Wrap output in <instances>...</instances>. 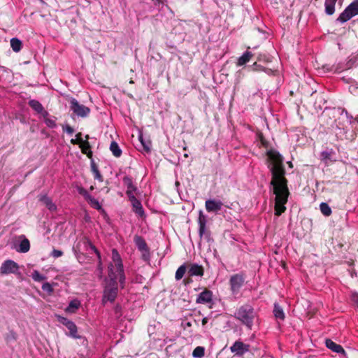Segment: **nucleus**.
<instances>
[{
    "label": "nucleus",
    "instance_id": "obj_1",
    "mask_svg": "<svg viewBox=\"0 0 358 358\" xmlns=\"http://www.w3.org/2000/svg\"><path fill=\"white\" fill-rule=\"evenodd\" d=\"M267 155L270 161L268 167L272 176L270 185L275 196V215L280 216L286 210L285 204L289 195L287 180L285 176V169L283 165V157L275 150H268Z\"/></svg>",
    "mask_w": 358,
    "mask_h": 358
},
{
    "label": "nucleus",
    "instance_id": "obj_2",
    "mask_svg": "<svg viewBox=\"0 0 358 358\" xmlns=\"http://www.w3.org/2000/svg\"><path fill=\"white\" fill-rule=\"evenodd\" d=\"M112 262L108 265V276L110 280L106 282L103 289L102 302H113L117 295V281L122 288L124 287L125 275L122 261L116 249L112 250Z\"/></svg>",
    "mask_w": 358,
    "mask_h": 358
},
{
    "label": "nucleus",
    "instance_id": "obj_3",
    "mask_svg": "<svg viewBox=\"0 0 358 358\" xmlns=\"http://www.w3.org/2000/svg\"><path fill=\"white\" fill-rule=\"evenodd\" d=\"M234 317L248 329H252L255 322L258 319V315L252 305L245 303L236 310Z\"/></svg>",
    "mask_w": 358,
    "mask_h": 358
},
{
    "label": "nucleus",
    "instance_id": "obj_4",
    "mask_svg": "<svg viewBox=\"0 0 358 358\" xmlns=\"http://www.w3.org/2000/svg\"><path fill=\"white\" fill-rule=\"evenodd\" d=\"M245 275L242 273L232 275L229 278L230 291L237 298L240 296L241 289L245 284Z\"/></svg>",
    "mask_w": 358,
    "mask_h": 358
},
{
    "label": "nucleus",
    "instance_id": "obj_5",
    "mask_svg": "<svg viewBox=\"0 0 358 358\" xmlns=\"http://www.w3.org/2000/svg\"><path fill=\"white\" fill-rule=\"evenodd\" d=\"M199 235L201 241L204 240L208 243H212L213 239L210 236V231L207 229V217L203 215V211L200 210L198 217Z\"/></svg>",
    "mask_w": 358,
    "mask_h": 358
},
{
    "label": "nucleus",
    "instance_id": "obj_6",
    "mask_svg": "<svg viewBox=\"0 0 358 358\" xmlns=\"http://www.w3.org/2000/svg\"><path fill=\"white\" fill-rule=\"evenodd\" d=\"M358 15V0H355L350 3L345 9L339 15L336 22L341 24L346 22L352 17Z\"/></svg>",
    "mask_w": 358,
    "mask_h": 358
},
{
    "label": "nucleus",
    "instance_id": "obj_7",
    "mask_svg": "<svg viewBox=\"0 0 358 358\" xmlns=\"http://www.w3.org/2000/svg\"><path fill=\"white\" fill-rule=\"evenodd\" d=\"M69 103L70 110L78 117L85 118L90 113V108L80 103L75 98H71Z\"/></svg>",
    "mask_w": 358,
    "mask_h": 358
},
{
    "label": "nucleus",
    "instance_id": "obj_8",
    "mask_svg": "<svg viewBox=\"0 0 358 358\" xmlns=\"http://www.w3.org/2000/svg\"><path fill=\"white\" fill-rule=\"evenodd\" d=\"M18 272V264L11 259L4 261L0 267V273L2 275L16 274Z\"/></svg>",
    "mask_w": 358,
    "mask_h": 358
},
{
    "label": "nucleus",
    "instance_id": "obj_9",
    "mask_svg": "<svg viewBox=\"0 0 358 358\" xmlns=\"http://www.w3.org/2000/svg\"><path fill=\"white\" fill-rule=\"evenodd\" d=\"M352 119L353 117L345 108H343L340 113V117L338 120H335L336 127L339 129H344L346 127L345 122L350 124Z\"/></svg>",
    "mask_w": 358,
    "mask_h": 358
},
{
    "label": "nucleus",
    "instance_id": "obj_10",
    "mask_svg": "<svg viewBox=\"0 0 358 358\" xmlns=\"http://www.w3.org/2000/svg\"><path fill=\"white\" fill-rule=\"evenodd\" d=\"M84 244L86 248V250H91L92 252H94L96 255L97 258H98V265H97V268H96V272H97V275H99V277L101 278L102 275H103V264H102V262H101V254H100L99 251L92 244V243L88 239L85 240V241L84 242Z\"/></svg>",
    "mask_w": 358,
    "mask_h": 358
},
{
    "label": "nucleus",
    "instance_id": "obj_11",
    "mask_svg": "<svg viewBox=\"0 0 358 358\" xmlns=\"http://www.w3.org/2000/svg\"><path fill=\"white\" fill-rule=\"evenodd\" d=\"M230 350L232 353H234L236 355L241 356L250 350V345L243 343L241 341H236L230 347Z\"/></svg>",
    "mask_w": 358,
    "mask_h": 358
},
{
    "label": "nucleus",
    "instance_id": "obj_12",
    "mask_svg": "<svg viewBox=\"0 0 358 358\" xmlns=\"http://www.w3.org/2000/svg\"><path fill=\"white\" fill-rule=\"evenodd\" d=\"M223 203L220 200L208 199L205 202L206 209L208 213H217L222 209Z\"/></svg>",
    "mask_w": 358,
    "mask_h": 358
},
{
    "label": "nucleus",
    "instance_id": "obj_13",
    "mask_svg": "<svg viewBox=\"0 0 358 358\" xmlns=\"http://www.w3.org/2000/svg\"><path fill=\"white\" fill-rule=\"evenodd\" d=\"M129 199L131 203L133 210L135 212V213L141 217H143L145 213L141 201L138 199H137L135 196H130Z\"/></svg>",
    "mask_w": 358,
    "mask_h": 358
},
{
    "label": "nucleus",
    "instance_id": "obj_14",
    "mask_svg": "<svg viewBox=\"0 0 358 358\" xmlns=\"http://www.w3.org/2000/svg\"><path fill=\"white\" fill-rule=\"evenodd\" d=\"M212 300H213L212 292L210 290H208V289H205L204 291H203L198 295V296L196 299V302L197 303L205 304V303L212 302Z\"/></svg>",
    "mask_w": 358,
    "mask_h": 358
},
{
    "label": "nucleus",
    "instance_id": "obj_15",
    "mask_svg": "<svg viewBox=\"0 0 358 358\" xmlns=\"http://www.w3.org/2000/svg\"><path fill=\"white\" fill-rule=\"evenodd\" d=\"M29 106L36 113L42 114L43 117L48 115V113L44 110L42 104L37 100L31 99L28 102Z\"/></svg>",
    "mask_w": 358,
    "mask_h": 358
},
{
    "label": "nucleus",
    "instance_id": "obj_16",
    "mask_svg": "<svg viewBox=\"0 0 358 358\" xmlns=\"http://www.w3.org/2000/svg\"><path fill=\"white\" fill-rule=\"evenodd\" d=\"M123 184L127 187L126 194L128 197H130V196H134V192L136 190V187L133 184L132 179L129 176H125L123 178Z\"/></svg>",
    "mask_w": 358,
    "mask_h": 358
},
{
    "label": "nucleus",
    "instance_id": "obj_17",
    "mask_svg": "<svg viewBox=\"0 0 358 358\" xmlns=\"http://www.w3.org/2000/svg\"><path fill=\"white\" fill-rule=\"evenodd\" d=\"M39 201H41L50 211H55L57 210L56 205L52 202V199L50 197H48L46 194L40 195Z\"/></svg>",
    "mask_w": 358,
    "mask_h": 358
},
{
    "label": "nucleus",
    "instance_id": "obj_18",
    "mask_svg": "<svg viewBox=\"0 0 358 358\" xmlns=\"http://www.w3.org/2000/svg\"><path fill=\"white\" fill-rule=\"evenodd\" d=\"M188 274L190 276H202L203 275V268L197 264H192L189 268Z\"/></svg>",
    "mask_w": 358,
    "mask_h": 358
},
{
    "label": "nucleus",
    "instance_id": "obj_19",
    "mask_svg": "<svg viewBox=\"0 0 358 358\" xmlns=\"http://www.w3.org/2000/svg\"><path fill=\"white\" fill-rule=\"evenodd\" d=\"M22 240L20 241L18 247L16 248V250L21 253H26L30 249V243L29 241L24 236H21Z\"/></svg>",
    "mask_w": 358,
    "mask_h": 358
},
{
    "label": "nucleus",
    "instance_id": "obj_20",
    "mask_svg": "<svg viewBox=\"0 0 358 358\" xmlns=\"http://www.w3.org/2000/svg\"><path fill=\"white\" fill-rule=\"evenodd\" d=\"M326 346L334 352L343 354L345 353V350L343 347L338 344H336L331 339L326 340Z\"/></svg>",
    "mask_w": 358,
    "mask_h": 358
},
{
    "label": "nucleus",
    "instance_id": "obj_21",
    "mask_svg": "<svg viewBox=\"0 0 358 358\" xmlns=\"http://www.w3.org/2000/svg\"><path fill=\"white\" fill-rule=\"evenodd\" d=\"M337 0H325V13L328 15H331L335 12V5Z\"/></svg>",
    "mask_w": 358,
    "mask_h": 358
},
{
    "label": "nucleus",
    "instance_id": "obj_22",
    "mask_svg": "<svg viewBox=\"0 0 358 358\" xmlns=\"http://www.w3.org/2000/svg\"><path fill=\"white\" fill-rule=\"evenodd\" d=\"M134 243L140 251L146 250L149 249L145 240L139 236H135Z\"/></svg>",
    "mask_w": 358,
    "mask_h": 358
},
{
    "label": "nucleus",
    "instance_id": "obj_23",
    "mask_svg": "<svg viewBox=\"0 0 358 358\" xmlns=\"http://www.w3.org/2000/svg\"><path fill=\"white\" fill-rule=\"evenodd\" d=\"M80 306V301L78 299L71 300L66 308V312L75 313Z\"/></svg>",
    "mask_w": 358,
    "mask_h": 358
},
{
    "label": "nucleus",
    "instance_id": "obj_24",
    "mask_svg": "<svg viewBox=\"0 0 358 358\" xmlns=\"http://www.w3.org/2000/svg\"><path fill=\"white\" fill-rule=\"evenodd\" d=\"M69 331V333L67 334L68 336L73 338H79L80 336L78 335V329L76 324L71 321V323L68 324V325L66 327Z\"/></svg>",
    "mask_w": 358,
    "mask_h": 358
},
{
    "label": "nucleus",
    "instance_id": "obj_25",
    "mask_svg": "<svg viewBox=\"0 0 358 358\" xmlns=\"http://www.w3.org/2000/svg\"><path fill=\"white\" fill-rule=\"evenodd\" d=\"M252 53L249 51H246L242 56H241L237 62L238 66H243L248 62L252 57Z\"/></svg>",
    "mask_w": 358,
    "mask_h": 358
},
{
    "label": "nucleus",
    "instance_id": "obj_26",
    "mask_svg": "<svg viewBox=\"0 0 358 358\" xmlns=\"http://www.w3.org/2000/svg\"><path fill=\"white\" fill-rule=\"evenodd\" d=\"M273 315L276 319L283 320L285 319V313L283 309L278 303L274 304Z\"/></svg>",
    "mask_w": 358,
    "mask_h": 358
},
{
    "label": "nucleus",
    "instance_id": "obj_27",
    "mask_svg": "<svg viewBox=\"0 0 358 358\" xmlns=\"http://www.w3.org/2000/svg\"><path fill=\"white\" fill-rule=\"evenodd\" d=\"M10 46L14 52H18L22 49V43L20 39L13 38L10 39Z\"/></svg>",
    "mask_w": 358,
    "mask_h": 358
},
{
    "label": "nucleus",
    "instance_id": "obj_28",
    "mask_svg": "<svg viewBox=\"0 0 358 358\" xmlns=\"http://www.w3.org/2000/svg\"><path fill=\"white\" fill-rule=\"evenodd\" d=\"M110 150L115 157H120L122 155V150L115 141H112L110 145Z\"/></svg>",
    "mask_w": 358,
    "mask_h": 358
},
{
    "label": "nucleus",
    "instance_id": "obj_29",
    "mask_svg": "<svg viewBox=\"0 0 358 358\" xmlns=\"http://www.w3.org/2000/svg\"><path fill=\"white\" fill-rule=\"evenodd\" d=\"M138 138H139V141H140L141 145L143 147V149L148 152H150V148H151V141L150 140H145L143 138L142 134H141L138 136Z\"/></svg>",
    "mask_w": 358,
    "mask_h": 358
},
{
    "label": "nucleus",
    "instance_id": "obj_30",
    "mask_svg": "<svg viewBox=\"0 0 358 358\" xmlns=\"http://www.w3.org/2000/svg\"><path fill=\"white\" fill-rule=\"evenodd\" d=\"M91 169H92V171L94 174V179L98 180L100 182H102L103 177H102L101 174L100 173V172L98 169V167L94 162L92 163V164H91Z\"/></svg>",
    "mask_w": 358,
    "mask_h": 358
},
{
    "label": "nucleus",
    "instance_id": "obj_31",
    "mask_svg": "<svg viewBox=\"0 0 358 358\" xmlns=\"http://www.w3.org/2000/svg\"><path fill=\"white\" fill-rule=\"evenodd\" d=\"M320 209L322 213L325 216H329L331 214V209L327 203H321L320 205Z\"/></svg>",
    "mask_w": 358,
    "mask_h": 358
},
{
    "label": "nucleus",
    "instance_id": "obj_32",
    "mask_svg": "<svg viewBox=\"0 0 358 358\" xmlns=\"http://www.w3.org/2000/svg\"><path fill=\"white\" fill-rule=\"evenodd\" d=\"M205 349L203 347H196L192 352V356L195 358H201L204 356Z\"/></svg>",
    "mask_w": 358,
    "mask_h": 358
},
{
    "label": "nucleus",
    "instance_id": "obj_33",
    "mask_svg": "<svg viewBox=\"0 0 358 358\" xmlns=\"http://www.w3.org/2000/svg\"><path fill=\"white\" fill-rule=\"evenodd\" d=\"M89 204L93 207L95 209L99 210L101 208V206L99 203V201L94 198L93 196H90L87 200H86Z\"/></svg>",
    "mask_w": 358,
    "mask_h": 358
},
{
    "label": "nucleus",
    "instance_id": "obj_34",
    "mask_svg": "<svg viewBox=\"0 0 358 358\" xmlns=\"http://www.w3.org/2000/svg\"><path fill=\"white\" fill-rule=\"evenodd\" d=\"M186 272V266L183 264L181 265L176 271L175 278L176 280H179L182 278Z\"/></svg>",
    "mask_w": 358,
    "mask_h": 358
},
{
    "label": "nucleus",
    "instance_id": "obj_35",
    "mask_svg": "<svg viewBox=\"0 0 358 358\" xmlns=\"http://www.w3.org/2000/svg\"><path fill=\"white\" fill-rule=\"evenodd\" d=\"M32 279L36 282H41L46 279V277L41 274L38 271L35 270L31 273Z\"/></svg>",
    "mask_w": 358,
    "mask_h": 358
},
{
    "label": "nucleus",
    "instance_id": "obj_36",
    "mask_svg": "<svg viewBox=\"0 0 358 358\" xmlns=\"http://www.w3.org/2000/svg\"><path fill=\"white\" fill-rule=\"evenodd\" d=\"M331 152L325 150L322 151L320 154L321 160L324 161L325 163H327L329 160L331 159Z\"/></svg>",
    "mask_w": 358,
    "mask_h": 358
},
{
    "label": "nucleus",
    "instance_id": "obj_37",
    "mask_svg": "<svg viewBox=\"0 0 358 358\" xmlns=\"http://www.w3.org/2000/svg\"><path fill=\"white\" fill-rule=\"evenodd\" d=\"M78 192L82 195L85 200H87L91 195L88 193V192L83 188V187L78 186L77 187Z\"/></svg>",
    "mask_w": 358,
    "mask_h": 358
},
{
    "label": "nucleus",
    "instance_id": "obj_38",
    "mask_svg": "<svg viewBox=\"0 0 358 358\" xmlns=\"http://www.w3.org/2000/svg\"><path fill=\"white\" fill-rule=\"evenodd\" d=\"M42 289L47 292L48 294H51L53 292V288L51 284L49 282H45L42 285Z\"/></svg>",
    "mask_w": 358,
    "mask_h": 358
},
{
    "label": "nucleus",
    "instance_id": "obj_39",
    "mask_svg": "<svg viewBox=\"0 0 358 358\" xmlns=\"http://www.w3.org/2000/svg\"><path fill=\"white\" fill-rule=\"evenodd\" d=\"M45 117V123L46 124V125L50 127V128H55L56 127L57 124H56V122H55V120H53V119H50V118H48L46 117Z\"/></svg>",
    "mask_w": 358,
    "mask_h": 358
},
{
    "label": "nucleus",
    "instance_id": "obj_40",
    "mask_svg": "<svg viewBox=\"0 0 358 358\" xmlns=\"http://www.w3.org/2000/svg\"><path fill=\"white\" fill-rule=\"evenodd\" d=\"M57 320L59 322L66 327L68 324L71 323V320H69L68 318L62 317V316H57Z\"/></svg>",
    "mask_w": 358,
    "mask_h": 358
},
{
    "label": "nucleus",
    "instance_id": "obj_41",
    "mask_svg": "<svg viewBox=\"0 0 358 358\" xmlns=\"http://www.w3.org/2000/svg\"><path fill=\"white\" fill-rule=\"evenodd\" d=\"M250 68L253 70V71H264V67L261 66V65H259L257 64L256 62L252 64V66H250Z\"/></svg>",
    "mask_w": 358,
    "mask_h": 358
},
{
    "label": "nucleus",
    "instance_id": "obj_42",
    "mask_svg": "<svg viewBox=\"0 0 358 358\" xmlns=\"http://www.w3.org/2000/svg\"><path fill=\"white\" fill-rule=\"evenodd\" d=\"M51 255L55 258H58L63 255V252L62 250L54 249Z\"/></svg>",
    "mask_w": 358,
    "mask_h": 358
},
{
    "label": "nucleus",
    "instance_id": "obj_43",
    "mask_svg": "<svg viewBox=\"0 0 358 358\" xmlns=\"http://www.w3.org/2000/svg\"><path fill=\"white\" fill-rule=\"evenodd\" d=\"M351 299L353 301V303L358 307V292H352Z\"/></svg>",
    "mask_w": 358,
    "mask_h": 358
},
{
    "label": "nucleus",
    "instance_id": "obj_44",
    "mask_svg": "<svg viewBox=\"0 0 358 358\" xmlns=\"http://www.w3.org/2000/svg\"><path fill=\"white\" fill-rule=\"evenodd\" d=\"M142 252V257L145 261H149L150 259V251L149 249L146 250L141 251Z\"/></svg>",
    "mask_w": 358,
    "mask_h": 358
},
{
    "label": "nucleus",
    "instance_id": "obj_45",
    "mask_svg": "<svg viewBox=\"0 0 358 358\" xmlns=\"http://www.w3.org/2000/svg\"><path fill=\"white\" fill-rule=\"evenodd\" d=\"M64 130L69 134H72L74 132L73 129L71 127L69 126V125H67L66 127Z\"/></svg>",
    "mask_w": 358,
    "mask_h": 358
},
{
    "label": "nucleus",
    "instance_id": "obj_46",
    "mask_svg": "<svg viewBox=\"0 0 358 358\" xmlns=\"http://www.w3.org/2000/svg\"><path fill=\"white\" fill-rule=\"evenodd\" d=\"M81 136H82L81 133H78V134H76V140L79 143L83 142V139L81 138Z\"/></svg>",
    "mask_w": 358,
    "mask_h": 358
},
{
    "label": "nucleus",
    "instance_id": "obj_47",
    "mask_svg": "<svg viewBox=\"0 0 358 358\" xmlns=\"http://www.w3.org/2000/svg\"><path fill=\"white\" fill-rule=\"evenodd\" d=\"M208 321V319L207 317H203L202 320V324L205 325Z\"/></svg>",
    "mask_w": 358,
    "mask_h": 358
},
{
    "label": "nucleus",
    "instance_id": "obj_48",
    "mask_svg": "<svg viewBox=\"0 0 358 358\" xmlns=\"http://www.w3.org/2000/svg\"><path fill=\"white\" fill-rule=\"evenodd\" d=\"M71 143L72 144H77V143H78V141H77V140H76V139H71Z\"/></svg>",
    "mask_w": 358,
    "mask_h": 358
},
{
    "label": "nucleus",
    "instance_id": "obj_49",
    "mask_svg": "<svg viewBox=\"0 0 358 358\" xmlns=\"http://www.w3.org/2000/svg\"><path fill=\"white\" fill-rule=\"evenodd\" d=\"M289 166L290 167H292V162H289Z\"/></svg>",
    "mask_w": 358,
    "mask_h": 358
},
{
    "label": "nucleus",
    "instance_id": "obj_50",
    "mask_svg": "<svg viewBox=\"0 0 358 358\" xmlns=\"http://www.w3.org/2000/svg\"><path fill=\"white\" fill-rule=\"evenodd\" d=\"M355 120L358 122V116L355 118Z\"/></svg>",
    "mask_w": 358,
    "mask_h": 358
},
{
    "label": "nucleus",
    "instance_id": "obj_51",
    "mask_svg": "<svg viewBox=\"0 0 358 358\" xmlns=\"http://www.w3.org/2000/svg\"><path fill=\"white\" fill-rule=\"evenodd\" d=\"M187 326H191L190 322H187Z\"/></svg>",
    "mask_w": 358,
    "mask_h": 358
},
{
    "label": "nucleus",
    "instance_id": "obj_52",
    "mask_svg": "<svg viewBox=\"0 0 358 358\" xmlns=\"http://www.w3.org/2000/svg\"><path fill=\"white\" fill-rule=\"evenodd\" d=\"M184 156H185V157H188L187 154H185V155H184Z\"/></svg>",
    "mask_w": 358,
    "mask_h": 358
},
{
    "label": "nucleus",
    "instance_id": "obj_53",
    "mask_svg": "<svg viewBox=\"0 0 358 358\" xmlns=\"http://www.w3.org/2000/svg\"><path fill=\"white\" fill-rule=\"evenodd\" d=\"M94 189L93 186L90 187V189L92 190Z\"/></svg>",
    "mask_w": 358,
    "mask_h": 358
},
{
    "label": "nucleus",
    "instance_id": "obj_54",
    "mask_svg": "<svg viewBox=\"0 0 358 358\" xmlns=\"http://www.w3.org/2000/svg\"><path fill=\"white\" fill-rule=\"evenodd\" d=\"M130 83H134V81L133 80H130L129 82Z\"/></svg>",
    "mask_w": 358,
    "mask_h": 358
},
{
    "label": "nucleus",
    "instance_id": "obj_55",
    "mask_svg": "<svg viewBox=\"0 0 358 358\" xmlns=\"http://www.w3.org/2000/svg\"><path fill=\"white\" fill-rule=\"evenodd\" d=\"M120 358H125V357H120Z\"/></svg>",
    "mask_w": 358,
    "mask_h": 358
}]
</instances>
